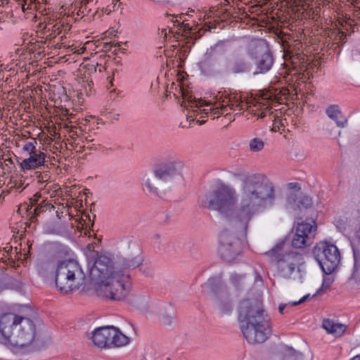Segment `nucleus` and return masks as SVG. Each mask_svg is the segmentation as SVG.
<instances>
[{
	"mask_svg": "<svg viewBox=\"0 0 360 360\" xmlns=\"http://www.w3.org/2000/svg\"><path fill=\"white\" fill-rule=\"evenodd\" d=\"M37 141L34 139L32 141L25 142L22 146V151L28 157L20 162L21 172H25L29 170H34L44 165L46 155L43 151L37 149Z\"/></svg>",
	"mask_w": 360,
	"mask_h": 360,
	"instance_id": "obj_8",
	"label": "nucleus"
},
{
	"mask_svg": "<svg viewBox=\"0 0 360 360\" xmlns=\"http://www.w3.org/2000/svg\"><path fill=\"white\" fill-rule=\"evenodd\" d=\"M274 199L272 183L264 175L254 174L243 181L238 195L233 187L222 186L205 195L201 204L216 211L234 208L227 216L229 226L246 230L256 208L272 204Z\"/></svg>",
	"mask_w": 360,
	"mask_h": 360,
	"instance_id": "obj_1",
	"label": "nucleus"
},
{
	"mask_svg": "<svg viewBox=\"0 0 360 360\" xmlns=\"http://www.w3.org/2000/svg\"><path fill=\"white\" fill-rule=\"evenodd\" d=\"M351 360H360V355L355 356Z\"/></svg>",
	"mask_w": 360,
	"mask_h": 360,
	"instance_id": "obj_39",
	"label": "nucleus"
},
{
	"mask_svg": "<svg viewBox=\"0 0 360 360\" xmlns=\"http://www.w3.org/2000/svg\"><path fill=\"white\" fill-rule=\"evenodd\" d=\"M70 30V26L69 24H64L63 22H61L60 21H56V22L51 26V28H49V37L51 38H55L58 35L62 34L63 32L64 34L61 37L63 39L65 37V34L68 33Z\"/></svg>",
	"mask_w": 360,
	"mask_h": 360,
	"instance_id": "obj_21",
	"label": "nucleus"
},
{
	"mask_svg": "<svg viewBox=\"0 0 360 360\" xmlns=\"http://www.w3.org/2000/svg\"><path fill=\"white\" fill-rule=\"evenodd\" d=\"M162 34H163L165 36H166V30H162Z\"/></svg>",
	"mask_w": 360,
	"mask_h": 360,
	"instance_id": "obj_41",
	"label": "nucleus"
},
{
	"mask_svg": "<svg viewBox=\"0 0 360 360\" xmlns=\"http://www.w3.org/2000/svg\"><path fill=\"white\" fill-rule=\"evenodd\" d=\"M255 65L256 71L255 74H264L271 70L274 64V58L266 47H257L255 51Z\"/></svg>",
	"mask_w": 360,
	"mask_h": 360,
	"instance_id": "obj_13",
	"label": "nucleus"
},
{
	"mask_svg": "<svg viewBox=\"0 0 360 360\" xmlns=\"http://www.w3.org/2000/svg\"><path fill=\"white\" fill-rule=\"evenodd\" d=\"M327 115L333 120L339 127H344L347 123V118L342 115L340 108L337 105H331L326 109Z\"/></svg>",
	"mask_w": 360,
	"mask_h": 360,
	"instance_id": "obj_19",
	"label": "nucleus"
},
{
	"mask_svg": "<svg viewBox=\"0 0 360 360\" xmlns=\"http://www.w3.org/2000/svg\"><path fill=\"white\" fill-rule=\"evenodd\" d=\"M272 262H275L276 271L283 278H290L295 271L304 263L303 255L296 252L283 253V245H277L266 252Z\"/></svg>",
	"mask_w": 360,
	"mask_h": 360,
	"instance_id": "obj_6",
	"label": "nucleus"
},
{
	"mask_svg": "<svg viewBox=\"0 0 360 360\" xmlns=\"http://www.w3.org/2000/svg\"><path fill=\"white\" fill-rule=\"evenodd\" d=\"M317 226L314 220L298 223L292 240V246L302 249L310 245L316 236Z\"/></svg>",
	"mask_w": 360,
	"mask_h": 360,
	"instance_id": "obj_9",
	"label": "nucleus"
},
{
	"mask_svg": "<svg viewBox=\"0 0 360 360\" xmlns=\"http://www.w3.org/2000/svg\"><path fill=\"white\" fill-rule=\"evenodd\" d=\"M322 326L328 333L331 334L335 337L342 336L347 330V326L345 324L336 323L328 319L323 321Z\"/></svg>",
	"mask_w": 360,
	"mask_h": 360,
	"instance_id": "obj_17",
	"label": "nucleus"
},
{
	"mask_svg": "<svg viewBox=\"0 0 360 360\" xmlns=\"http://www.w3.org/2000/svg\"><path fill=\"white\" fill-rule=\"evenodd\" d=\"M288 188L295 191H300L301 189V186L298 183H290Z\"/></svg>",
	"mask_w": 360,
	"mask_h": 360,
	"instance_id": "obj_35",
	"label": "nucleus"
},
{
	"mask_svg": "<svg viewBox=\"0 0 360 360\" xmlns=\"http://www.w3.org/2000/svg\"><path fill=\"white\" fill-rule=\"evenodd\" d=\"M88 44H89V41H88V42H86L84 45H88Z\"/></svg>",
	"mask_w": 360,
	"mask_h": 360,
	"instance_id": "obj_42",
	"label": "nucleus"
},
{
	"mask_svg": "<svg viewBox=\"0 0 360 360\" xmlns=\"http://www.w3.org/2000/svg\"><path fill=\"white\" fill-rule=\"evenodd\" d=\"M38 199L37 194L34 195L32 198H30V202L32 205H34L37 203Z\"/></svg>",
	"mask_w": 360,
	"mask_h": 360,
	"instance_id": "obj_37",
	"label": "nucleus"
},
{
	"mask_svg": "<svg viewBox=\"0 0 360 360\" xmlns=\"http://www.w3.org/2000/svg\"><path fill=\"white\" fill-rule=\"evenodd\" d=\"M231 70L236 74L244 73L248 71V65L244 60H237L233 63Z\"/></svg>",
	"mask_w": 360,
	"mask_h": 360,
	"instance_id": "obj_24",
	"label": "nucleus"
},
{
	"mask_svg": "<svg viewBox=\"0 0 360 360\" xmlns=\"http://www.w3.org/2000/svg\"><path fill=\"white\" fill-rule=\"evenodd\" d=\"M248 107L247 102L241 101L240 96L234 95L233 96H230L229 98H226L222 101H216L212 108H210V109H204L203 111L207 113L208 110H210L214 115H217V117H219L220 115H223L224 113L228 115L229 113V110H241L247 108Z\"/></svg>",
	"mask_w": 360,
	"mask_h": 360,
	"instance_id": "obj_11",
	"label": "nucleus"
},
{
	"mask_svg": "<svg viewBox=\"0 0 360 360\" xmlns=\"http://www.w3.org/2000/svg\"><path fill=\"white\" fill-rule=\"evenodd\" d=\"M283 360H304L303 354L292 347H286L281 352Z\"/></svg>",
	"mask_w": 360,
	"mask_h": 360,
	"instance_id": "obj_23",
	"label": "nucleus"
},
{
	"mask_svg": "<svg viewBox=\"0 0 360 360\" xmlns=\"http://www.w3.org/2000/svg\"><path fill=\"white\" fill-rule=\"evenodd\" d=\"M274 101H275L276 103H280L279 98L274 95L273 93L271 91L262 92L260 94L259 98H258V101L257 102V104L255 105V107L257 105H259V107H261L262 105L264 106V109L261 108V112L258 113V115L260 117L262 118L266 116V111L271 107V103Z\"/></svg>",
	"mask_w": 360,
	"mask_h": 360,
	"instance_id": "obj_16",
	"label": "nucleus"
},
{
	"mask_svg": "<svg viewBox=\"0 0 360 360\" xmlns=\"http://www.w3.org/2000/svg\"><path fill=\"white\" fill-rule=\"evenodd\" d=\"M215 52H216V49L215 48H211L210 49V51H208L207 52L206 55H207L209 58H211L214 54Z\"/></svg>",
	"mask_w": 360,
	"mask_h": 360,
	"instance_id": "obj_36",
	"label": "nucleus"
},
{
	"mask_svg": "<svg viewBox=\"0 0 360 360\" xmlns=\"http://www.w3.org/2000/svg\"><path fill=\"white\" fill-rule=\"evenodd\" d=\"M141 259L135 258L131 261L127 262L126 265L129 268L134 269V268L139 266L141 264Z\"/></svg>",
	"mask_w": 360,
	"mask_h": 360,
	"instance_id": "obj_30",
	"label": "nucleus"
},
{
	"mask_svg": "<svg viewBox=\"0 0 360 360\" xmlns=\"http://www.w3.org/2000/svg\"><path fill=\"white\" fill-rule=\"evenodd\" d=\"M89 0H82V4H86V3L89 2Z\"/></svg>",
	"mask_w": 360,
	"mask_h": 360,
	"instance_id": "obj_40",
	"label": "nucleus"
},
{
	"mask_svg": "<svg viewBox=\"0 0 360 360\" xmlns=\"http://www.w3.org/2000/svg\"><path fill=\"white\" fill-rule=\"evenodd\" d=\"M86 276L79 264L75 260L68 259L57 264L55 283L62 293H70L78 290L84 284Z\"/></svg>",
	"mask_w": 360,
	"mask_h": 360,
	"instance_id": "obj_4",
	"label": "nucleus"
},
{
	"mask_svg": "<svg viewBox=\"0 0 360 360\" xmlns=\"http://www.w3.org/2000/svg\"><path fill=\"white\" fill-rule=\"evenodd\" d=\"M79 130L80 131H82L80 129L77 128V127L75 126H70V130H69V132L70 134H72V135H70V136L72 139L74 136H78L79 134H78V131L77 130Z\"/></svg>",
	"mask_w": 360,
	"mask_h": 360,
	"instance_id": "obj_31",
	"label": "nucleus"
},
{
	"mask_svg": "<svg viewBox=\"0 0 360 360\" xmlns=\"http://www.w3.org/2000/svg\"><path fill=\"white\" fill-rule=\"evenodd\" d=\"M110 336V348L123 347L129 342V338L114 326H111Z\"/></svg>",
	"mask_w": 360,
	"mask_h": 360,
	"instance_id": "obj_18",
	"label": "nucleus"
},
{
	"mask_svg": "<svg viewBox=\"0 0 360 360\" xmlns=\"http://www.w3.org/2000/svg\"><path fill=\"white\" fill-rule=\"evenodd\" d=\"M131 283L128 274L116 271L108 279L95 286L98 297L112 300H123L131 290Z\"/></svg>",
	"mask_w": 360,
	"mask_h": 360,
	"instance_id": "obj_5",
	"label": "nucleus"
},
{
	"mask_svg": "<svg viewBox=\"0 0 360 360\" xmlns=\"http://www.w3.org/2000/svg\"><path fill=\"white\" fill-rule=\"evenodd\" d=\"M4 166L8 167V169H11L12 167L14 165V163H13L12 159L10 158L4 159Z\"/></svg>",
	"mask_w": 360,
	"mask_h": 360,
	"instance_id": "obj_33",
	"label": "nucleus"
},
{
	"mask_svg": "<svg viewBox=\"0 0 360 360\" xmlns=\"http://www.w3.org/2000/svg\"><path fill=\"white\" fill-rule=\"evenodd\" d=\"M2 344L12 349L30 346L36 336V325L30 318L14 313H6L0 317Z\"/></svg>",
	"mask_w": 360,
	"mask_h": 360,
	"instance_id": "obj_2",
	"label": "nucleus"
},
{
	"mask_svg": "<svg viewBox=\"0 0 360 360\" xmlns=\"http://www.w3.org/2000/svg\"><path fill=\"white\" fill-rule=\"evenodd\" d=\"M112 269V259L106 255H100L90 269V277L96 284L100 283L114 274L115 271Z\"/></svg>",
	"mask_w": 360,
	"mask_h": 360,
	"instance_id": "obj_10",
	"label": "nucleus"
},
{
	"mask_svg": "<svg viewBox=\"0 0 360 360\" xmlns=\"http://www.w3.org/2000/svg\"><path fill=\"white\" fill-rule=\"evenodd\" d=\"M346 37H347V34L344 32H339L337 35V39L341 42H345Z\"/></svg>",
	"mask_w": 360,
	"mask_h": 360,
	"instance_id": "obj_34",
	"label": "nucleus"
},
{
	"mask_svg": "<svg viewBox=\"0 0 360 360\" xmlns=\"http://www.w3.org/2000/svg\"><path fill=\"white\" fill-rule=\"evenodd\" d=\"M182 97L184 101L181 105L186 108L188 106L193 108L208 105L205 101L201 99H195V98H193L191 95H188V94H186L185 93H183Z\"/></svg>",
	"mask_w": 360,
	"mask_h": 360,
	"instance_id": "obj_22",
	"label": "nucleus"
},
{
	"mask_svg": "<svg viewBox=\"0 0 360 360\" xmlns=\"http://www.w3.org/2000/svg\"><path fill=\"white\" fill-rule=\"evenodd\" d=\"M315 258L326 274L334 271L340 262V252L338 248L328 243L318 244L314 250Z\"/></svg>",
	"mask_w": 360,
	"mask_h": 360,
	"instance_id": "obj_7",
	"label": "nucleus"
},
{
	"mask_svg": "<svg viewBox=\"0 0 360 360\" xmlns=\"http://www.w3.org/2000/svg\"><path fill=\"white\" fill-rule=\"evenodd\" d=\"M54 209L55 207L52 204L45 202L44 200H43L34 209V215L38 216L39 214L42 212H51V210H53Z\"/></svg>",
	"mask_w": 360,
	"mask_h": 360,
	"instance_id": "obj_26",
	"label": "nucleus"
},
{
	"mask_svg": "<svg viewBox=\"0 0 360 360\" xmlns=\"http://www.w3.org/2000/svg\"><path fill=\"white\" fill-rule=\"evenodd\" d=\"M55 266L56 263L54 259L51 257H48L38 266V274L43 278H46L49 274L53 273Z\"/></svg>",
	"mask_w": 360,
	"mask_h": 360,
	"instance_id": "obj_20",
	"label": "nucleus"
},
{
	"mask_svg": "<svg viewBox=\"0 0 360 360\" xmlns=\"http://www.w3.org/2000/svg\"><path fill=\"white\" fill-rule=\"evenodd\" d=\"M220 247L219 252L221 257L229 261L233 260L240 254L238 248L231 241L230 236L227 233H223L220 236Z\"/></svg>",
	"mask_w": 360,
	"mask_h": 360,
	"instance_id": "obj_14",
	"label": "nucleus"
},
{
	"mask_svg": "<svg viewBox=\"0 0 360 360\" xmlns=\"http://www.w3.org/2000/svg\"><path fill=\"white\" fill-rule=\"evenodd\" d=\"M309 297V295H304L303 296L299 301L297 302H289L288 304H281L278 307V311L280 312V314H284V309L288 306V305H290V306H296L299 304H301L303 302H304L307 298Z\"/></svg>",
	"mask_w": 360,
	"mask_h": 360,
	"instance_id": "obj_28",
	"label": "nucleus"
},
{
	"mask_svg": "<svg viewBox=\"0 0 360 360\" xmlns=\"http://www.w3.org/2000/svg\"><path fill=\"white\" fill-rule=\"evenodd\" d=\"M264 147V142L259 138H254L250 141L249 148L252 152L261 151Z\"/></svg>",
	"mask_w": 360,
	"mask_h": 360,
	"instance_id": "obj_25",
	"label": "nucleus"
},
{
	"mask_svg": "<svg viewBox=\"0 0 360 360\" xmlns=\"http://www.w3.org/2000/svg\"><path fill=\"white\" fill-rule=\"evenodd\" d=\"M177 173L174 163H168L160 166L155 171L154 176L148 179L146 186L150 191L155 192L160 181H167Z\"/></svg>",
	"mask_w": 360,
	"mask_h": 360,
	"instance_id": "obj_12",
	"label": "nucleus"
},
{
	"mask_svg": "<svg viewBox=\"0 0 360 360\" xmlns=\"http://www.w3.org/2000/svg\"><path fill=\"white\" fill-rule=\"evenodd\" d=\"M23 2L21 4V8L23 12L32 10L33 4L34 3V0H23Z\"/></svg>",
	"mask_w": 360,
	"mask_h": 360,
	"instance_id": "obj_29",
	"label": "nucleus"
},
{
	"mask_svg": "<svg viewBox=\"0 0 360 360\" xmlns=\"http://www.w3.org/2000/svg\"><path fill=\"white\" fill-rule=\"evenodd\" d=\"M22 209H24V210H25L26 211H27V210H28V209H29V205H27V204L21 205L20 206V207L18 208V212H20V211H21V210H22Z\"/></svg>",
	"mask_w": 360,
	"mask_h": 360,
	"instance_id": "obj_38",
	"label": "nucleus"
},
{
	"mask_svg": "<svg viewBox=\"0 0 360 360\" xmlns=\"http://www.w3.org/2000/svg\"><path fill=\"white\" fill-rule=\"evenodd\" d=\"M269 116H272L274 118L272 127L273 131H279L281 128L284 127L282 120L279 117L273 115L272 112L269 113Z\"/></svg>",
	"mask_w": 360,
	"mask_h": 360,
	"instance_id": "obj_27",
	"label": "nucleus"
},
{
	"mask_svg": "<svg viewBox=\"0 0 360 360\" xmlns=\"http://www.w3.org/2000/svg\"><path fill=\"white\" fill-rule=\"evenodd\" d=\"M241 330L250 344L265 342L271 333L270 320L260 302L243 303L240 313Z\"/></svg>",
	"mask_w": 360,
	"mask_h": 360,
	"instance_id": "obj_3",
	"label": "nucleus"
},
{
	"mask_svg": "<svg viewBox=\"0 0 360 360\" xmlns=\"http://www.w3.org/2000/svg\"><path fill=\"white\" fill-rule=\"evenodd\" d=\"M110 330L111 326L96 328L91 336L94 345L101 349L110 348Z\"/></svg>",
	"mask_w": 360,
	"mask_h": 360,
	"instance_id": "obj_15",
	"label": "nucleus"
},
{
	"mask_svg": "<svg viewBox=\"0 0 360 360\" xmlns=\"http://www.w3.org/2000/svg\"><path fill=\"white\" fill-rule=\"evenodd\" d=\"M68 48H71L72 51H74V53L77 54H82L86 50V46H83L81 48L76 49V48H73V45L69 46Z\"/></svg>",
	"mask_w": 360,
	"mask_h": 360,
	"instance_id": "obj_32",
	"label": "nucleus"
}]
</instances>
